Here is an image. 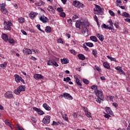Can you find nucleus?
Instances as JSON below:
<instances>
[{"label":"nucleus","mask_w":130,"mask_h":130,"mask_svg":"<svg viewBox=\"0 0 130 130\" xmlns=\"http://www.w3.org/2000/svg\"><path fill=\"white\" fill-rule=\"evenodd\" d=\"M14 77L15 78V81L16 83H20V81H21V79L22 77L18 74L14 75Z\"/></svg>","instance_id":"nucleus-18"},{"label":"nucleus","mask_w":130,"mask_h":130,"mask_svg":"<svg viewBox=\"0 0 130 130\" xmlns=\"http://www.w3.org/2000/svg\"><path fill=\"white\" fill-rule=\"evenodd\" d=\"M73 5L76 8H81V9H83V8L85 7L84 4L81 3L79 1H78L77 0L73 1Z\"/></svg>","instance_id":"nucleus-6"},{"label":"nucleus","mask_w":130,"mask_h":130,"mask_svg":"<svg viewBox=\"0 0 130 130\" xmlns=\"http://www.w3.org/2000/svg\"><path fill=\"white\" fill-rule=\"evenodd\" d=\"M21 32H22V34H23V35H27V32L23 29L21 30Z\"/></svg>","instance_id":"nucleus-60"},{"label":"nucleus","mask_w":130,"mask_h":130,"mask_svg":"<svg viewBox=\"0 0 130 130\" xmlns=\"http://www.w3.org/2000/svg\"><path fill=\"white\" fill-rule=\"evenodd\" d=\"M18 21L21 24H22V23H25V18L23 17H20L18 18Z\"/></svg>","instance_id":"nucleus-33"},{"label":"nucleus","mask_w":130,"mask_h":130,"mask_svg":"<svg viewBox=\"0 0 130 130\" xmlns=\"http://www.w3.org/2000/svg\"><path fill=\"white\" fill-rule=\"evenodd\" d=\"M74 78L76 80V83L77 86H78V87H79V88H80V89H82V82H81V81L80 80L79 78H78V77L75 76Z\"/></svg>","instance_id":"nucleus-12"},{"label":"nucleus","mask_w":130,"mask_h":130,"mask_svg":"<svg viewBox=\"0 0 130 130\" xmlns=\"http://www.w3.org/2000/svg\"><path fill=\"white\" fill-rule=\"evenodd\" d=\"M106 111L108 114H110V115H113V112L111 111V109L110 108L107 107L106 108Z\"/></svg>","instance_id":"nucleus-25"},{"label":"nucleus","mask_w":130,"mask_h":130,"mask_svg":"<svg viewBox=\"0 0 130 130\" xmlns=\"http://www.w3.org/2000/svg\"><path fill=\"white\" fill-rule=\"evenodd\" d=\"M35 5L36 6H37L38 7H41V6L44 5V3L42 2H40L39 3H36L35 4Z\"/></svg>","instance_id":"nucleus-35"},{"label":"nucleus","mask_w":130,"mask_h":130,"mask_svg":"<svg viewBox=\"0 0 130 130\" xmlns=\"http://www.w3.org/2000/svg\"><path fill=\"white\" fill-rule=\"evenodd\" d=\"M68 23H69V24H71V25L73 24V20H72V19H68Z\"/></svg>","instance_id":"nucleus-61"},{"label":"nucleus","mask_w":130,"mask_h":130,"mask_svg":"<svg viewBox=\"0 0 130 130\" xmlns=\"http://www.w3.org/2000/svg\"><path fill=\"white\" fill-rule=\"evenodd\" d=\"M118 72L120 74V75H124V76H125V73L124 71H123V70H122V69H120V71H118Z\"/></svg>","instance_id":"nucleus-44"},{"label":"nucleus","mask_w":130,"mask_h":130,"mask_svg":"<svg viewBox=\"0 0 130 130\" xmlns=\"http://www.w3.org/2000/svg\"><path fill=\"white\" fill-rule=\"evenodd\" d=\"M107 58H108V59H110V60H111V61H115V62H117V60L115 58L110 57V56H108V55L107 56Z\"/></svg>","instance_id":"nucleus-31"},{"label":"nucleus","mask_w":130,"mask_h":130,"mask_svg":"<svg viewBox=\"0 0 130 130\" xmlns=\"http://www.w3.org/2000/svg\"><path fill=\"white\" fill-rule=\"evenodd\" d=\"M61 62L62 64H68L69 62V60L67 58H64L63 59H61Z\"/></svg>","instance_id":"nucleus-24"},{"label":"nucleus","mask_w":130,"mask_h":130,"mask_svg":"<svg viewBox=\"0 0 130 130\" xmlns=\"http://www.w3.org/2000/svg\"><path fill=\"white\" fill-rule=\"evenodd\" d=\"M122 15L123 17H125V18H129V14L126 12H123Z\"/></svg>","instance_id":"nucleus-37"},{"label":"nucleus","mask_w":130,"mask_h":130,"mask_svg":"<svg viewBox=\"0 0 130 130\" xmlns=\"http://www.w3.org/2000/svg\"><path fill=\"white\" fill-rule=\"evenodd\" d=\"M70 52H71V53H72V54H74V55H76V54H77V52L74 49L70 50Z\"/></svg>","instance_id":"nucleus-46"},{"label":"nucleus","mask_w":130,"mask_h":130,"mask_svg":"<svg viewBox=\"0 0 130 130\" xmlns=\"http://www.w3.org/2000/svg\"><path fill=\"white\" fill-rule=\"evenodd\" d=\"M73 117H74V118H77V116H78V114L75 112V113H73Z\"/></svg>","instance_id":"nucleus-59"},{"label":"nucleus","mask_w":130,"mask_h":130,"mask_svg":"<svg viewBox=\"0 0 130 130\" xmlns=\"http://www.w3.org/2000/svg\"><path fill=\"white\" fill-rule=\"evenodd\" d=\"M37 27L38 28V30H39V31H41V32H43V33H45V31H44V30L41 29V28H40V24H38L37 25Z\"/></svg>","instance_id":"nucleus-43"},{"label":"nucleus","mask_w":130,"mask_h":130,"mask_svg":"<svg viewBox=\"0 0 130 130\" xmlns=\"http://www.w3.org/2000/svg\"><path fill=\"white\" fill-rule=\"evenodd\" d=\"M76 19H79V16L78 15H74L73 17V20L76 21Z\"/></svg>","instance_id":"nucleus-51"},{"label":"nucleus","mask_w":130,"mask_h":130,"mask_svg":"<svg viewBox=\"0 0 130 130\" xmlns=\"http://www.w3.org/2000/svg\"><path fill=\"white\" fill-rule=\"evenodd\" d=\"M2 38L6 42H8V41H9V36L8 35L3 34L2 36Z\"/></svg>","instance_id":"nucleus-19"},{"label":"nucleus","mask_w":130,"mask_h":130,"mask_svg":"<svg viewBox=\"0 0 130 130\" xmlns=\"http://www.w3.org/2000/svg\"><path fill=\"white\" fill-rule=\"evenodd\" d=\"M129 124L128 125V127H127V130H130V120L128 121Z\"/></svg>","instance_id":"nucleus-64"},{"label":"nucleus","mask_w":130,"mask_h":130,"mask_svg":"<svg viewBox=\"0 0 130 130\" xmlns=\"http://www.w3.org/2000/svg\"><path fill=\"white\" fill-rule=\"evenodd\" d=\"M82 82H83V83H84V84H86V85H88L89 84V80H88L87 79H83L82 80Z\"/></svg>","instance_id":"nucleus-48"},{"label":"nucleus","mask_w":130,"mask_h":130,"mask_svg":"<svg viewBox=\"0 0 130 130\" xmlns=\"http://www.w3.org/2000/svg\"><path fill=\"white\" fill-rule=\"evenodd\" d=\"M94 11L95 14L97 15H103L104 14V12L102 11V8L99 5H95Z\"/></svg>","instance_id":"nucleus-4"},{"label":"nucleus","mask_w":130,"mask_h":130,"mask_svg":"<svg viewBox=\"0 0 130 130\" xmlns=\"http://www.w3.org/2000/svg\"><path fill=\"white\" fill-rule=\"evenodd\" d=\"M47 64L48 66H54V67H56V68H57L58 67V64H57V62L55 61L54 59H50L47 62Z\"/></svg>","instance_id":"nucleus-8"},{"label":"nucleus","mask_w":130,"mask_h":130,"mask_svg":"<svg viewBox=\"0 0 130 130\" xmlns=\"http://www.w3.org/2000/svg\"><path fill=\"white\" fill-rule=\"evenodd\" d=\"M57 43H60L61 44H63V41H62V39L59 38L57 40Z\"/></svg>","instance_id":"nucleus-39"},{"label":"nucleus","mask_w":130,"mask_h":130,"mask_svg":"<svg viewBox=\"0 0 130 130\" xmlns=\"http://www.w3.org/2000/svg\"><path fill=\"white\" fill-rule=\"evenodd\" d=\"M26 90V87L24 85H20L18 87L17 89L14 90V93L16 95H19L22 91H25Z\"/></svg>","instance_id":"nucleus-5"},{"label":"nucleus","mask_w":130,"mask_h":130,"mask_svg":"<svg viewBox=\"0 0 130 130\" xmlns=\"http://www.w3.org/2000/svg\"><path fill=\"white\" fill-rule=\"evenodd\" d=\"M90 40H92V41H94V42H97V38L95 36H91L90 37Z\"/></svg>","instance_id":"nucleus-36"},{"label":"nucleus","mask_w":130,"mask_h":130,"mask_svg":"<svg viewBox=\"0 0 130 130\" xmlns=\"http://www.w3.org/2000/svg\"><path fill=\"white\" fill-rule=\"evenodd\" d=\"M76 28H79V29L82 27V22L81 21H77L75 24Z\"/></svg>","instance_id":"nucleus-27"},{"label":"nucleus","mask_w":130,"mask_h":130,"mask_svg":"<svg viewBox=\"0 0 130 130\" xmlns=\"http://www.w3.org/2000/svg\"><path fill=\"white\" fill-rule=\"evenodd\" d=\"M37 15H38V13L32 12L29 13V17L30 19L33 20V19H34V18H35Z\"/></svg>","instance_id":"nucleus-23"},{"label":"nucleus","mask_w":130,"mask_h":130,"mask_svg":"<svg viewBox=\"0 0 130 130\" xmlns=\"http://www.w3.org/2000/svg\"><path fill=\"white\" fill-rule=\"evenodd\" d=\"M96 36L100 39L101 42H103V40H104V36L103 35H100V34H96Z\"/></svg>","instance_id":"nucleus-21"},{"label":"nucleus","mask_w":130,"mask_h":130,"mask_svg":"<svg viewBox=\"0 0 130 130\" xmlns=\"http://www.w3.org/2000/svg\"><path fill=\"white\" fill-rule=\"evenodd\" d=\"M118 22H115L114 25L115 26V27L117 28L118 29V28H119V26L118 25Z\"/></svg>","instance_id":"nucleus-57"},{"label":"nucleus","mask_w":130,"mask_h":130,"mask_svg":"<svg viewBox=\"0 0 130 130\" xmlns=\"http://www.w3.org/2000/svg\"><path fill=\"white\" fill-rule=\"evenodd\" d=\"M15 129L16 130H25L23 127L20 126L18 124H17L15 126Z\"/></svg>","instance_id":"nucleus-32"},{"label":"nucleus","mask_w":130,"mask_h":130,"mask_svg":"<svg viewBox=\"0 0 130 130\" xmlns=\"http://www.w3.org/2000/svg\"><path fill=\"white\" fill-rule=\"evenodd\" d=\"M62 97H64L65 99H68V100H73V96L68 93H63V94H61L59 96V98L60 99L62 98Z\"/></svg>","instance_id":"nucleus-7"},{"label":"nucleus","mask_w":130,"mask_h":130,"mask_svg":"<svg viewBox=\"0 0 130 130\" xmlns=\"http://www.w3.org/2000/svg\"><path fill=\"white\" fill-rule=\"evenodd\" d=\"M50 118L51 117L49 115L45 116V117L42 120L43 123H44V124H48L50 123Z\"/></svg>","instance_id":"nucleus-9"},{"label":"nucleus","mask_w":130,"mask_h":130,"mask_svg":"<svg viewBox=\"0 0 130 130\" xmlns=\"http://www.w3.org/2000/svg\"><path fill=\"white\" fill-rule=\"evenodd\" d=\"M8 41L11 44H14V43H15V40H14L13 39H10L8 40Z\"/></svg>","instance_id":"nucleus-49"},{"label":"nucleus","mask_w":130,"mask_h":130,"mask_svg":"<svg viewBox=\"0 0 130 130\" xmlns=\"http://www.w3.org/2000/svg\"><path fill=\"white\" fill-rule=\"evenodd\" d=\"M84 44H86V45L87 46H88V47H94V44L92 43L87 42V43H85Z\"/></svg>","instance_id":"nucleus-34"},{"label":"nucleus","mask_w":130,"mask_h":130,"mask_svg":"<svg viewBox=\"0 0 130 130\" xmlns=\"http://www.w3.org/2000/svg\"><path fill=\"white\" fill-rule=\"evenodd\" d=\"M89 25L90 24H89V22L87 21L82 22L81 27L83 30H85L83 35L85 37L88 36V28H89Z\"/></svg>","instance_id":"nucleus-2"},{"label":"nucleus","mask_w":130,"mask_h":130,"mask_svg":"<svg viewBox=\"0 0 130 130\" xmlns=\"http://www.w3.org/2000/svg\"><path fill=\"white\" fill-rule=\"evenodd\" d=\"M90 87H91V89H92V90H94V91H95V90H97V89H98V87L96 85H92Z\"/></svg>","instance_id":"nucleus-45"},{"label":"nucleus","mask_w":130,"mask_h":130,"mask_svg":"<svg viewBox=\"0 0 130 130\" xmlns=\"http://www.w3.org/2000/svg\"><path fill=\"white\" fill-rule=\"evenodd\" d=\"M60 17H61V18H66V13L64 12H60L59 14Z\"/></svg>","instance_id":"nucleus-40"},{"label":"nucleus","mask_w":130,"mask_h":130,"mask_svg":"<svg viewBox=\"0 0 130 130\" xmlns=\"http://www.w3.org/2000/svg\"><path fill=\"white\" fill-rule=\"evenodd\" d=\"M31 120L34 122V123H36V122H37V120L35 117H31Z\"/></svg>","instance_id":"nucleus-53"},{"label":"nucleus","mask_w":130,"mask_h":130,"mask_svg":"<svg viewBox=\"0 0 130 130\" xmlns=\"http://www.w3.org/2000/svg\"><path fill=\"white\" fill-rule=\"evenodd\" d=\"M4 96L6 99H12L14 98V95L11 92L7 91L4 94Z\"/></svg>","instance_id":"nucleus-10"},{"label":"nucleus","mask_w":130,"mask_h":130,"mask_svg":"<svg viewBox=\"0 0 130 130\" xmlns=\"http://www.w3.org/2000/svg\"><path fill=\"white\" fill-rule=\"evenodd\" d=\"M108 23H109V24L111 27H113V22H112V20L109 19L108 20Z\"/></svg>","instance_id":"nucleus-54"},{"label":"nucleus","mask_w":130,"mask_h":130,"mask_svg":"<svg viewBox=\"0 0 130 130\" xmlns=\"http://www.w3.org/2000/svg\"><path fill=\"white\" fill-rule=\"evenodd\" d=\"M23 52L24 54H26V55H27V54H32V51L26 48L23 49Z\"/></svg>","instance_id":"nucleus-16"},{"label":"nucleus","mask_w":130,"mask_h":130,"mask_svg":"<svg viewBox=\"0 0 130 130\" xmlns=\"http://www.w3.org/2000/svg\"><path fill=\"white\" fill-rule=\"evenodd\" d=\"M107 98L109 99V100H110V101L113 102V98H114V96L109 95L108 96Z\"/></svg>","instance_id":"nucleus-38"},{"label":"nucleus","mask_w":130,"mask_h":130,"mask_svg":"<svg viewBox=\"0 0 130 130\" xmlns=\"http://www.w3.org/2000/svg\"><path fill=\"white\" fill-rule=\"evenodd\" d=\"M103 66L105 69H107V70H110V66H109V63L105 62L103 63Z\"/></svg>","instance_id":"nucleus-29"},{"label":"nucleus","mask_w":130,"mask_h":130,"mask_svg":"<svg viewBox=\"0 0 130 130\" xmlns=\"http://www.w3.org/2000/svg\"><path fill=\"white\" fill-rule=\"evenodd\" d=\"M4 30H9L11 31L12 29V26H13V23L11 20L8 21V22L4 21Z\"/></svg>","instance_id":"nucleus-3"},{"label":"nucleus","mask_w":130,"mask_h":130,"mask_svg":"<svg viewBox=\"0 0 130 130\" xmlns=\"http://www.w3.org/2000/svg\"><path fill=\"white\" fill-rule=\"evenodd\" d=\"M101 28H104V29H108V26L103 23V25L101 26Z\"/></svg>","instance_id":"nucleus-52"},{"label":"nucleus","mask_w":130,"mask_h":130,"mask_svg":"<svg viewBox=\"0 0 130 130\" xmlns=\"http://www.w3.org/2000/svg\"><path fill=\"white\" fill-rule=\"evenodd\" d=\"M58 123H59V122H55V121H53L52 125H58Z\"/></svg>","instance_id":"nucleus-55"},{"label":"nucleus","mask_w":130,"mask_h":130,"mask_svg":"<svg viewBox=\"0 0 130 130\" xmlns=\"http://www.w3.org/2000/svg\"><path fill=\"white\" fill-rule=\"evenodd\" d=\"M84 111L85 113V115L87 117H89V118L92 117L91 116V113L88 111V108L87 107H83Z\"/></svg>","instance_id":"nucleus-14"},{"label":"nucleus","mask_w":130,"mask_h":130,"mask_svg":"<svg viewBox=\"0 0 130 130\" xmlns=\"http://www.w3.org/2000/svg\"><path fill=\"white\" fill-rule=\"evenodd\" d=\"M34 110L35 111H37V113H38L40 115H43V114H45V113L43 112L41 109H39L38 108L34 107L33 108Z\"/></svg>","instance_id":"nucleus-13"},{"label":"nucleus","mask_w":130,"mask_h":130,"mask_svg":"<svg viewBox=\"0 0 130 130\" xmlns=\"http://www.w3.org/2000/svg\"><path fill=\"white\" fill-rule=\"evenodd\" d=\"M113 106H114V107H115V108H116V107H117V106H118V104H117V103H113Z\"/></svg>","instance_id":"nucleus-63"},{"label":"nucleus","mask_w":130,"mask_h":130,"mask_svg":"<svg viewBox=\"0 0 130 130\" xmlns=\"http://www.w3.org/2000/svg\"><path fill=\"white\" fill-rule=\"evenodd\" d=\"M45 30L47 33H50V32H51V27L49 26H47L45 27Z\"/></svg>","instance_id":"nucleus-30"},{"label":"nucleus","mask_w":130,"mask_h":130,"mask_svg":"<svg viewBox=\"0 0 130 130\" xmlns=\"http://www.w3.org/2000/svg\"><path fill=\"white\" fill-rule=\"evenodd\" d=\"M57 11L59 13H62V12H63V9H62V8L59 7V8H58L57 9Z\"/></svg>","instance_id":"nucleus-47"},{"label":"nucleus","mask_w":130,"mask_h":130,"mask_svg":"<svg viewBox=\"0 0 130 130\" xmlns=\"http://www.w3.org/2000/svg\"><path fill=\"white\" fill-rule=\"evenodd\" d=\"M94 93L97 97L96 99V102L99 103L100 104H101L102 101H104V95H103V92L102 91H100L98 90L94 91Z\"/></svg>","instance_id":"nucleus-1"},{"label":"nucleus","mask_w":130,"mask_h":130,"mask_svg":"<svg viewBox=\"0 0 130 130\" xmlns=\"http://www.w3.org/2000/svg\"><path fill=\"white\" fill-rule=\"evenodd\" d=\"M109 13L110 15H111V16H112V17H114V16H115V14H114V12L111 10H109Z\"/></svg>","instance_id":"nucleus-50"},{"label":"nucleus","mask_w":130,"mask_h":130,"mask_svg":"<svg viewBox=\"0 0 130 130\" xmlns=\"http://www.w3.org/2000/svg\"><path fill=\"white\" fill-rule=\"evenodd\" d=\"M40 20H41L42 23H44V24H46L48 21V18L45 16L42 15L40 17Z\"/></svg>","instance_id":"nucleus-11"},{"label":"nucleus","mask_w":130,"mask_h":130,"mask_svg":"<svg viewBox=\"0 0 130 130\" xmlns=\"http://www.w3.org/2000/svg\"><path fill=\"white\" fill-rule=\"evenodd\" d=\"M43 107L44 108L45 110H47V111H49L51 109V108L49 107V105H47V104L46 103H44L43 104Z\"/></svg>","instance_id":"nucleus-20"},{"label":"nucleus","mask_w":130,"mask_h":130,"mask_svg":"<svg viewBox=\"0 0 130 130\" xmlns=\"http://www.w3.org/2000/svg\"><path fill=\"white\" fill-rule=\"evenodd\" d=\"M1 11L3 14H8V10L7 8L4 6V4L1 5Z\"/></svg>","instance_id":"nucleus-15"},{"label":"nucleus","mask_w":130,"mask_h":130,"mask_svg":"<svg viewBox=\"0 0 130 130\" xmlns=\"http://www.w3.org/2000/svg\"><path fill=\"white\" fill-rule=\"evenodd\" d=\"M92 54L94 55V57H97V50H92Z\"/></svg>","instance_id":"nucleus-41"},{"label":"nucleus","mask_w":130,"mask_h":130,"mask_svg":"<svg viewBox=\"0 0 130 130\" xmlns=\"http://www.w3.org/2000/svg\"><path fill=\"white\" fill-rule=\"evenodd\" d=\"M60 113H61L63 119H64V120H66V121H69V118H68V115H67L66 114H63L62 112H61Z\"/></svg>","instance_id":"nucleus-26"},{"label":"nucleus","mask_w":130,"mask_h":130,"mask_svg":"<svg viewBox=\"0 0 130 130\" xmlns=\"http://www.w3.org/2000/svg\"><path fill=\"white\" fill-rule=\"evenodd\" d=\"M95 70H96V71H98L99 72H101V69H100L99 68V67L98 66H95Z\"/></svg>","instance_id":"nucleus-58"},{"label":"nucleus","mask_w":130,"mask_h":130,"mask_svg":"<svg viewBox=\"0 0 130 130\" xmlns=\"http://www.w3.org/2000/svg\"><path fill=\"white\" fill-rule=\"evenodd\" d=\"M105 117H106V118H108L109 119V117H110V115L108 114H106L105 115H104Z\"/></svg>","instance_id":"nucleus-62"},{"label":"nucleus","mask_w":130,"mask_h":130,"mask_svg":"<svg viewBox=\"0 0 130 130\" xmlns=\"http://www.w3.org/2000/svg\"><path fill=\"white\" fill-rule=\"evenodd\" d=\"M34 78L36 80H40V79H44V76H42L41 74H35L34 76Z\"/></svg>","instance_id":"nucleus-17"},{"label":"nucleus","mask_w":130,"mask_h":130,"mask_svg":"<svg viewBox=\"0 0 130 130\" xmlns=\"http://www.w3.org/2000/svg\"><path fill=\"white\" fill-rule=\"evenodd\" d=\"M78 58H79V59H81V60H85L86 57H85V55H84L82 54H79L78 55Z\"/></svg>","instance_id":"nucleus-28"},{"label":"nucleus","mask_w":130,"mask_h":130,"mask_svg":"<svg viewBox=\"0 0 130 130\" xmlns=\"http://www.w3.org/2000/svg\"><path fill=\"white\" fill-rule=\"evenodd\" d=\"M5 124H6V125H8V126H9V125H11V124H12L10 122V120L8 119H6L5 121Z\"/></svg>","instance_id":"nucleus-42"},{"label":"nucleus","mask_w":130,"mask_h":130,"mask_svg":"<svg viewBox=\"0 0 130 130\" xmlns=\"http://www.w3.org/2000/svg\"><path fill=\"white\" fill-rule=\"evenodd\" d=\"M83 48H84V49H85V50H86V51H88L89 50V48H88V47H87V46H86L85 44H83Z\"/></svg>","instance_id":"nucleus-56"},{"label":"nucleus","mask_w":130,"mask_h":130,"mask_svg":"<svg viewBox=\"0 0 130 130\" xmlns=\"http://www.w3.org/2000/svg\"><path fill=\"white\" fill-rule=\"evenodd\" d=\"M47 10L48 11H49V12H50L52 14L55 13V10H54V9H53V7H52V6H49L47 8Z\"/></svg>","instance_id":"nucleus-22"}]
</instances>
